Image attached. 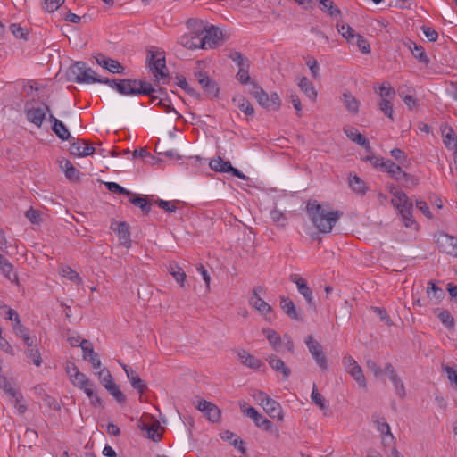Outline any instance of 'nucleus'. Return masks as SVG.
I'll use <instances>...</instances> for the list:
<instances>
[{
  "mask_svg": "<svg viewBox=\"0 0 457 457\" xmlns=\"http://www.w3.org/2000/svg\"><path fill=\"white\" fill-rule=\"evenodd\" d=\"M60 167L69 179L79 178V171L72 165L69 160L62 159L60 161Z\"/></svg>",
  "mask_w": 457,
  "mask_h": 457,
  "instance_id": "nucleus-44",
  "label": "nucleus"
},
{
  "mask_svg": "<svg viewBox=\"0 0 457 457\" xmlns=\"http://www.w3.org/2000/svg\"><path fill=\"white\" fill-rule=\"evenodd\" d=\"M108 393L120 403H123L126 400L124 394L120 390L119 386L113 383L105 388Z\"/></svg>",
  "mask_w": 457,
  "mask_h": 457,
  "instance_id": "nucleus-56",
  "label": "nucleus"
},
{
  "mask_svg": "<svg viewBox=\"0 0 457 457\" xmlns=\"http://www.w3.org/2000/svg\"><path fill=\"white\" fill-rule=\"evenodd\" d=\"M65 372L71 383L86 394L92 405H102V399L96 392V385L85 373L79 370L75 363L71 361L68 362L65 366Z\"/></svg>",
  "mask_w": 457,
  "mask_h": 457,
  "instance_id": "nucleus-3",
  "label": "nucleus"
},
{
  "mask_svg": "<svg viewBox=\"0 0 457 457\" xmlns=\"http://www.w3.org/2000/svg\"><path fill=\"white\" fill-rule=\"evenodd\" d=\"M65 0H43V8L48 12L57 11L64 3Z\"/></svg>",
  "mask_w": 457,
  "mask_h": 457,
  "instance_id": "nucleus-58",
  "label": "nucleus"
},
{
  "mask_svg": "<svg viewBox=\"0 0 457 457\" xmlns=\"http://www.w3.org/2000/svg\"><path fill=\"white\" fill-rule=\"evenodd\" d=\"M354 43L357 45L361 53L369 54L370 52V46L369 42L360 34L355 38Z\"/></svg>",
  "mask_w": 457,
  "mask_h": 457,
  "instance_id": "nucleus-64",
  "label": "nucleus"
},
{
  "mask_svg": "<svg viewBox=\"0 0 457 457\" xmlns=\"http://www.w3.org/2000/svg\"><path fill=\"white\" fill-rule=\"evenodd\" d=\"M384 371H385V374L389 378V379L393 383L396 394L400 396H403L405 394L404 386L402 383V381L398 378L396 372H395L394 367L392 366V364L386 363L384 365Z\"/></svg>",
  "mask_w": 457,
  "mask_h": 457,
  "instance_id": "nucleus-27",
  "label": "nucleus"
},
{
  "mask_svg": "<svg viewBox=\"0 0 457 457\" xmlns=\"http://www.w3.org/2000/svg\"><path fill=\"white\" fill-rule=\"evenodd\" d=\"M387 173H389L395 179L400 180L403 178L407 177V174L402 170L401 167L395 164L391 160H386L385 167L383 168Z\"/></svg>",
  "mask_w": 457,
  "mask_h": 457,
  "instance_id": "nucleus-40",
  "label": "nucleus"
},
{
  "mask_svg": "<svg viewBox=\"0 0 457 457\" xmlns=\"http://www.w3.org/2000/svg\"><path fill=\"white\" fill-rule=\"evenodd\" d=\"M187 24L188 28H194L197 25L199 29H203L204 35L201 37L203 42L202 49H212L220 45V32L214 26H203V22L196 20H189Z\"/></svg>",
  "mask_w": 457,
  "mask_h": 457,
  "instance_id": "nucleus-5",
  "label": "nucleus"
},
{
  "mask_svg": "<svg viewBox=\"0 0 457 457\" xmlns=\"http://www.w3.org/2000/svg\"><path fill=\"white\" fill-rule=\"evenodd\" d=\"M198 82L206 92L212 96H217L218 87L216 84L209 78V76L199 73Z\"/></svg>",
  "mask_w": 457,
  "mask_h": 457,
  "instance_id": "nucleus-38",
  "label": "nucleus"
},
{
  "mask_svg": "<svg viewBox=\"0 0 457 457\" xmlns=\"http://www.w3.org/2000/svg\"><path fill=\"white\" fill-rule=\"evenodd\" d=\"M237 359L241 364L253 370H259L262 366L261 360L255 358L244 349L237 352Z\"/></svg>",
  "mask_w": 457,
  "mask_h": 457,
  "instance_id": "nucleus-29",
  "label": "nucleus"
},
{
  "mask_svg": "<svg viewBox=\"0 0 457 457\" xmlns=\"http://www.w3.org/2000/svg\"><path fill=\"white\" fill-rule=\"evenodd\" d=\"M297 85L310 100H316L318 95L317 90L315 89L312 82H311L306 77L299 78L297 79Z\"/></svg>",
  "mask_w": 457,
  "mask_h": 457,
  "instance_id": "nucleus-32",
  "label": "nucleus"
},
{
  "mask_svg": "<svg viewBox=\"0 0 457 457\" xmlns=\"http://www.w3.org/2000/svg\"><path fill=\"white\" fill-rule=\"evenodd\" d=\"M71 154L78 156L84 157L92 155L95 153V148L86 140H76L71 145Z\"/></svg>",
  "mask_w": 457,
  "mask_h": 457,
  "instance_id": "nucleus-20",
  "label": "nucleus"
},
{
  "mask_svg": "<svg viewBox=\"0 0 457 457\" xmlns=\"http://www.w3.org/2000/svg\"><path fill=\"white\" fill-rule=\"evenodd\" d=\"M25 215L33 224H39L41 222V212L37 210L30 208L26 212Z\"/></svg>",
  "mask_w": 457,
  "mask_h": 457,
  "instance_id": "nucleus-63",
  "label": "nucleus"
},
{
  "mask_svg": "<svg viewBox=\"0 0 457 457\" xmlns=\"http://www.w3.org/2000/svg\"><path fill=\"white\" fill-rule=\"evenodd\" d=\"M280 307L291 319L295 320H301V316L299 315L295 303L288 297H280Z\"/></svg>",
  "mask_w": 457,
  "mask_h": 457,
  "instance_id": "nucleus-33",
  "label": "nucleus"
},
{
  "mask_svg": "<svg viewBox=\"0 0 457 457\" xmlns=\"http://www.w3.org/2000/svg\"><path fill=\"white\" fill-rule=\"evenodd\" d=\"M49 121L52 123L53 132L62 141L68 140L71 137L70 131L62 121L59 120L54 114L49 115Z\"/></svg>",
  "mask_w": 457,
  "mask_h": 457,
  "instance_id": "nucleus-26",
  "label": "nucleus"
},
{
  "mask_svg": "<svg viewBox=\"0 0 457 457\" xmlns=\"http://www.w3.org/2000/svg\"><path fill=\"white\" fill-rule=\"evenodd\" d=\"M53 114L51 109L47 105H29L25 107V115L29 122L35 125L37 128H41L46 115Z\"/></svg>",
  "mask_w": 457,
  "mask_h": 457,
  "instance_id": "nucleus-10",
  "label": "nucleus"
},
{
  "mask_svg": "<svg viewBox=\"0 0 457 457\" xmlns=\"http://www.w3.org/2000/svg\"><path fill=\"white\" fill-rule=\"evenodd\" d=\"M434 312L437 315L441 323L448 329L454 328V319L447 310L436 309Z\"/></svg>",
  "mask_w": 457,
  "mask_h": 457,
  "instance_id": "nucleus-41",
  "label": "nucleus"
},
{
  "mask_svg": "<svg viewBox=\"0 0 457 457\" xmlns=\"http://www.w3.org/2000/svg\"><path fill=\"white\" fill-rule=\"evenodd\" d=\"M270 218L278 226H285L287 223L285 213L278 209H274L270 212Z\"/></svg>",
  "mask_w": 457,
  "mask_h": 457,
  "instance_id": "nucleus-59",
  "label": "nucleus"
},
{
  "mask_svg": "<svg viewBox=\"0 0 457 457\" xmlns=\"http://www.w3.org/2000/svg\"><path fill=\"white\" fill-rule=\"evenodd\" d=\"M337 29L338 33L347 41L349 44H354L355 38L359 34L355 33L354 29L348 24L340 21L337 23Z\"/></svg>",
  "mask_w": 457,
  "mask_h": 457,
  "instance_id": "nucleus-34",
  "label": "nucleus"
},
{
  "mask_svg": "<svg viewBox=\"0 0 457 457\" xmlns=\"http://www.w3.org/2000/svg\"><path fill=\"white\" fill-rule=\"evenodd\" d=\"M148 68L156 81L168 78V69L165 63V56L162 52L150 50L147 56Z\"/></svg>",
  "mask_w": 457,
  "mask_h": 457,
  "instance_id": "nucleus-8",
  "label": "nucleus"
},
{
  "mask_svg": "<svg viewBox=\"0 0 457 457\" xmlns=\"http://www.w3.org/2000/svg\"><path fill=\"white\" fill-rule=\"evenodd\" d=\"M305 344L319 367L325 370L327 368V359L322 352L321 345L312 336L305 338Z\"/></svg>",
  "mask_w": 457,
  "mask_h": 457,
  "instance_id": "nucleus-13",
  "label": "nucleus"
},
{
  "mask_svg": "<svg viewBox=\"0 0 457 457\" xmlns=\"http://www.w3.org/2000/svg\"><path fill=\"white\" fill-rule=\"evenodd\" d=\"M393 195L391 200L392 204L397 210L401 216L404 226L411 229H417L418 225L412 217V202L409 199L407 195L395 187L390 189Z\"/></svg>",
  "mask_w": 457,
  "mask_h": 457,
  "instance_id": "nucleus-4",
  "label": "nucleus"
},
{
  "mask_svg": "<svg viewBox=\"0 0 457 457\" xmlns=\"http://www.w3.org/2000/svg\"><path fill=\"white\" fill-rule=\"evenodd\" d=\"M104 84L123 96H150L153 102L158 99L157 96L153 95L156 91L155 88L146 81L129 79H105Z\"/></svg>",
  "mask_w": 457,
  "mask_h": 457,
  "instance_id": "nucleus-2",
  "label": "nucleus"
},
{
  "mask_svg": "<svg viewBox=\"0 0 457 457\" xmlns=\"http://www.w3.org/2000/svg\"><path fill=\"white\" fill-rule=\"evenodd\" d=\"M342 101L348 112L353 114L358 112L360 103L351 93H344L342 96Z\"/></svg>",
  "mask_w": 457,
  "mask_h": 457,
  "instance_id": "nucleus-37",
  "label": "nucleus"
},
{
  "mask_svg": "<svg viewBox=\"0 0 457 457\" xmlns=\"http://www.w3.org/2000/svg\"><path fill=\"white\" fill-rule=\"evenodd\" d=\"M106 188L113 193L119 194V195H129V191L119 185L116 182H105Z\"/></svg>",
  "mask_w": 457,
  "mask_h": 457,
  "instance_id": "nucleus-61",
  "label": "nucleus"
},
{
  "mask_svg": "<svg viewBox=\"0 0 457 457\" xmlns=\"http://www.w3.org/2000/svg\"><path fill=\"white\" fill-rule=\"evenodd\" d=\"M98 65L107 70L113 74H123L125 68L116 60L106 57L103 54H98L96 57Z\"/></svg>",
  "mask_w": 457,
  "mask_h": 457,
  "instance_id": "nucleus-18",
  "label": "nucleus"
},
{
  "mask_svg": "<svg viewBox=\"0 0 457 457\" xmlns=\"http://www.w3.org/2000/svg\"><path fill=\"white\" fill-rule=\"evenodd\" d=\"M306 65L309 68L313 79H317L320 76V67L316 59L311 57L306 61Z\"/></svg>",
  "mask_w": 457,
  "mask_h": 457,
  "instance_id": "nucleus-60",
  "label": "nucleus"
},
{
  "mask_svg": "<svg viewBox=\"0 0 457 457\" xmlns=\"http://www.w3.org/2000/svg\"><path fill=\"white\" fill-rule=\"evenodd\" d=\"M210 167L212 170L218 172H230L233 176L243 180L247 179V177L239 170L234 168L230 162L224 161L221 157L212 158L210 162Z\"/></svg>",
  "mask_w": 457,
  "mask_h": 457,
  "instance_id": "nucleus-12",
  "label": "nucleus"
},
{
  "mask_svg": "<svg viewBox=\"0 0 457 457\" xmlns=\"http://www.w3.org/2000/svg\"><path fill=\"white\" fill-rule=\"evenodd\" d=\"M266 361L270 367L282 375L284 379H287L291 374L290 369L285 362L275 354H270L266 357Z\"/></svg>",
  "mask_w": 457,
  "mask_h": 457,
  "instance_id": "nucleus-21",
  "label": "nucleus"
},
{
  "mask_svg": "<svg viewBox=\"0 0 457 457\" xmlns=\"http://www.w3.org/2000/svg\"><path fill=\"white\" fill-rule=\"evenodd\" d=\"M262 333L274 351L281 352L283 345L288 352L294 351V343L288 335L281 337L275 330L268 328H262Z\"/></svg>",
  "mask_w": 457,
  "mask_h": 457,
  "instance_id": "nucleus-9",
  "label": "nucleus"
},
{
  "mask_svg": "<svg viewBox=\"0 0 457 457\" xmlns=\"http://www.w3.org/2000/svg\"><path fill=\"white\" fill-rule=\"evenodd\" d=\"M307 214L314 227L320 233H329L338 221L342 213L331 210L328 206L320 204L317 201H309L306 205Z\"/></svg>",
  "mask_w": 457,
  "mask_h": 457,
  "instance_id": "nucleus-1",
  "label": "nucleus"
},
{
  "mask_svg": "<svg viewBox=\"0 0 457 457\" xmlns=\"http://www.w3.org/2000/svg\"><path fill=\"white\" fill-rule=\"evenodd\" d=\"M140 428L142 431L145 432V436L149 439H152L154 442H157L162 437V433L160 432V423L155 420L151 422L150 424L147 423H141Z\"/></svg>",
  "mask_w": 457,
  "mask_h": 457,
  "instance_id": "nucleus-30",
  "label": "nucleus"
},
{
  "mask_svg": "<svg viewBox=\"0 0 457 457\" xmlns=\"http://www.w3.org/2000/svg\"><path fill=\"white\" fill-rule=\"evenodd\" d=\"M367 367L377 378H382L384 376H386L384 371V366L381 367L374 361L369 360Z\"/></svg>",
  "mask_w": 457,
  "mask_h": 457,
  "instance_id": "nucleus-57",
  "label": "nucleus"
},
{
  "mask_svg": "<svg viewBox=\"0 0 457 457\" xmlns=\"http://www.w3.org/2000/svg\"><path fill=\"white\" fill-rule=\"evenodd\" d=\"M320 6L323 12H327L332 18H338L341 16V11L332 0H320Z\"/></svg>",
  "mask_w": 457,
  "mask_h": 457,
  "instance_id": "nucleus-42",
  "label": "nucleus"
},
{
  "mask_svg": "<svg viewBox=\"0 0 457 457\" xmlns=\"http://www.w3.org/2000/svg\"><path fill=\"white\" fill-rule=\"evenodd\" d=\"M379 110L391 120H394V107L391 99H380Z\"/></svg>",
  "mask_w": 457,
  "mask_h": 457,
  "instance_id": "nucleus-53",
  "label": "nucleus"
},
{
  "mask_svg": "<svg viewBox=\"0 0 457 457\" xmlns=\"http://www.w3.org/2000/svg\"><path fill=\"white\" fill-rule=\"evenodd\" d=\"M262 287L254 288L253 295L250 298V304L263 317L270 319V314L272 312L271 306L266 303L261 296L260 292Z\"/></svg>",
  "mask_w": 457,
  "mask_h": 457,
  "instance_id": "nucleus-15",
  "label": "nucleus"
},
{
  "mask_svg": "<svg viewBox=\"0 0 457 457\" xmlns=\"http://www.w3.org/2000/svg\"><path fill=\"white\" fill-rule=\"evenodd\" d=\"M378 95L381 99H393L395 96V91L389 82L385 81L378 87Z\"/></svg>",
  "mask_w": 457,
  "mask_h": 457,
  "instance_id": "nucleus-50",
  "label": "nucleus"
},
{
  "mask_svg": "<svg viewBox=\"0 0 457 457\" xmlns=\"http://www.w3.org/2000/svg\"><path fill=\"white\" fill-rule=\"evenodd\" d=\"M60 272L64 278H67L68 279H70L73 282H76L78 284L81 283V278H80L79 275L78 274L77 271L73 270L71 267L62 266L61 268Z\"/></svg>",
  "mask_w": 457,
  "mask_h": 457,
  "instance_id": "nucleus-54",
  "label": "nucleus"
},
{
  "mask_svg": "<svg viewBox=\"0 0 457 457\" xmlns=\"http://www.w3.org/2000/svg\"><path fill=\"white\" fill-rule=\"evenodd\" d=\"M249 92L259 104L267 110L277 111L281 105L280 98L277 93L273 92L269 95L253 81L251 82Z\"/></svg>",
  "mask_w": 457,
  "mask_h": 457,
  "instance_id": "nucleus-6",
  "label": "nucleus"
},
{
  "mask_svg": "<svg viewBox=\"0 0 457 457\" xmlns=\"http://www.w3.org/2000/svg\"><path fill=\"white\" fill-rule=\"evenodd\" d=\"M220 437L224 441H228L229 444H231L235 448H237L238 451H240L243 454L245 453V448L244 446V442L236 436L233 432L229 430H226L220 434Z\"/></svg>",
  "mask_w": 457,
  "mask_h": 457,
  "instance_id": "nucleus-36",
  "label": "nucleus"
},
{
  "mask_svg": "<svg viewBox=\"0 0 457 457\" xmlns=\"http://www.w3.org/2000/svg\"><path fill=\"white\" fill-rule=\"evenodd\" d=\"M179 43L188 49H197L202 48L203 42L201 37L196 32H190L180 37Z\"/></svg>",
  "mask_w": 457,
  "mask_h": 457,
  "instance_id": "nucleus-31",
  "label": "nucleus"
},
{
  "mask_svg": "<svg viewBox=\"0 0 457 457\" xmlns=\"http://www.w3.org/2000/svg\"><path fill=\"white\" fill-rule=\"evenodd\" d=\"M427 295L432 304H439L445 297L444 290L437 287L435 282L428 281L427 285Z\"/></svg>",
  "mask_w": 457,
  "mask_h": 457,
  "instance_id": "nucleus-28",
  "label": "nucleus"
},
{
  "mask_svg": "<svg viewBox=\"0 0 457 457\" xmlns=\"http://www.w3.org/2000/svg\"><path fill=\"white\" fill-rule=\"evenodd\" d=\"M25 353H26V356L31 360V361L37 366H40L41 363H42V358H41V353H40V351H39V348H38V345L37 346H34V347H31V348H27L26 351H25Z\"/></svg>",
  "mask_w": 457,
  "mask_h": 457,
  "instance_id": "nucleus-51",
  "label": "nucleus"
},
{
  "mask_svg": "<svg viewBox=\"0 0 457 457\" xmlns=\"http://www.w3.org/2000/svg\"><path fill=\"white\" fill-rule=\"evenodd\" d=\"M233 102L245 115H253L254 113V109L252 104L243 96H237L233 97Z\"/></svg>",
  "mask_w": 457,
  "mask_h": 457,
  "instance_id": "nucleus-39",
  "label": "nucleus"
},
{
  "mask_svg": "<svg viewBox=\"0 0 457 457\" xmlns=\"http://www.w3.org/2000/svg\"><path fill=\"white\" fill-rule=\"evenodd\" d=\"M120 365L125 371L127 378L130 382L131 386H133V388L142 394L146 388L145 383L139 378L138 374L135 370L130 369L128 365L120 362Z\"/></svg>",
  "mask_w": 457,
  "mask_h": 457,
  "instance_id": "nucleus-24",
  "label": "nucleus"
},
{
  "mask_svg": "<svg viewBox=\"0 0 457 457\" xmlns=\"http://www.w3.org/2000/svg\"><path fill=\"white\" fill-rule=\"evenodd\" d=\"M349 186L358 194H364L367 190L364 181L357 175L350 176Z\"/></svg>",
  "mask_w": 457,
  "mask_h": 457,
  "instance_id": "nucleus-46",
  "label": "nucleus"
},
{
  "mask_svg": "<svg viewBox=\"0 0 457 457\" xmlns=\"http://www.w3.org/2000/svg\"><path fill=\"white\" fill-rule=\"evenodd\" d=\"M409 48L416 59L421 62L428 63V59L425 54L424 48L421 46H418L415 43L411 42Z\"/></svg>",
  "mask_w": 457,
  "mask_h": 457,
  "instance_id": "nucleus-49",
  "label": "nucleus"
},
{
  "mask_svg": "<svg viewBox=\"0 0 457 457\" xmlns=\"http://www.w3.org/2000/svg\"><path fill=\"white\" fill-rule=\"evenodd\" d=\"M70 73L77 83H101L104 84L105 79L97 76V74L85 62H77L70 68Z\"/></svg>",
  "mask_w": 457,
  "mask_h": 457,
  "instance_id": "nucleus-7",
  "label": "nucleus"
},
{
  "mask_svg": "<svg viewBox=\"0 0 457 457\" xmlns=\"http://www.w3.org/2000/svg\"><path fill=\"white\" fill-rule=\"evenodd\" d=\"M10 401L19 414H23L27 411L25 400L20 393H17V395L11 397Z\"/></svg>",
  "mask_w": 457,
  "mask_h": 457,
  "instance_id": "nucleus-52",
  "label": "nucleus"
},
{
  "mask_svg": "<svg viewBox=\"0 0 457 457\" xmlns=\"http://www.w3.org/2000/svg\"><path fill=\"white\" fill-rule=\"evenodd\" d=\"M98 379L104 388L114 383L112 376L108 369L103 368L96 373Z\"/></svg>",
  "mask_w": 457,
  "mask_h": 457,
  "instance_id": "nucleus-48",
  "label": "nucleus"
},
{
  "mask_svg": "<svg viewBox=\"0 0 457 457\" xmlns=\"http://www.w3.org/2000/svg\"><path fill=\"white\" fill-rule=\"evenodd\" d=\"M440 131L445 147L448 150L457 151V136L453 129L447 124H443L440 127Z\"/></svg>",
  "mask_w": 457,
  "mask_h": 457,
  "instance_id": "nucleus-19",
  "label": "nucleus"
},
{
  "mask_svg": "<svg viewBox=\"0 0 457 457\" xmlns=\"http://www.w3.org/2000/svg\"><path fill=\"white\" fill-rule=\"evenodd\" d=\"M290 280L294 284H295L298 293L301 294L304 297V299L306 300V302L309 304L312 305L313 304L312 291L308 287L306 280L298 274H292L290 276Z\"/></svg>",
  "mask_w": 457,
  "mask_h": 457,
  "instance_id": "nucleus-17",
  "label": "nucleus"
},
{
  "mask_svg": "<svg viewBox=\"0 0 457 457\" xmlns=\"http://www.w3.org/2000/svg\"><path fill=\"white\" fill-rule=\"evenodd\" d=\"M311 399L324 412V414H327L328 411L327 401L322 395L318 392L315 384H313Z\"/></svg>",
  "mask_w": 457,
  "mask_h": 457,
  "instance_id": "nucleus-43",
  "label": "nucleus"
},
{
  "mask_svg": "<svg viewBox=\"0 0 457 457\" xmlns=\"http://www.w3.org/2000/svg\"><path fill=\"white\" fill-rule=\"evenodd\" d=\"M343 364L345 370L356 381L359 386L365 389L367 387L365 376L363 374L362 369L353 359V357L351 355H345L343 358Z\"/></svg>",
  "mask_w": 457,
  "mask_h": 457,
  "instance_id": "nucleus-11",
  "label": "nucleus"
},
{
  "mask_svg": "<svg viewBox=\"0 0 457 457\" xmlns=\"http://www.w3.org/2000/svg\"><path fill=\"white\" fill-rule=\"evenodd\" d=\"M262 407L270 418L278 421L283 420L284 416L280 404L272 398L269 397V399L265 401V403Z\"/></svg>",
  "mask_w": 457,
  "mask_h": 457,
  "instance_id": "nucleus-25",
  "label": "nucleus"
},
{
  "mask_svg": "<svg viewBox=\"0 0 457 457\" xmlns=\"http://www.w3.org/2000/svg\"><path fill=\"white\" fill-rule=\"evenodd\" d=\"M254 424L268 432L278 434V429L274 428L272 422L260 414L254 420Z\"/></svg>",
  "mask_w": 457,
  "mask_h": 457,
  "instance_id": "nucleus-45",
  "label": "nucleus"
},
{
  "mask_svg": "<svg viewBox=\"0 0 457 457\" xmlns=\"http://www.w3.org/2000/svg\"><path fill=\"white\" fill-rule=\"evenodd\" d=\"M169 271L172 275V277L176 279V281L181 286H184V282L186 279V274L182 270L180 267H179L176 263H170L169 265Z\"/></svg>",
  "mask_w": 457,
  "mask_h": 457,
  "instance_id": "nucleus-47",
  "label": "nucleus"
},
{
  "mask_svg": "<svg viewBox=\"0 0 457 457\" xmlns=\"http://www.w3.org/2000/svg\"><path fill=\"white\" fill-rule=\"evenodd\" d=\"M437 245L442 252L449 255L454 256L457 253V237L447 234H440L437 237Z\"/></svg>",
  "mask_w": 457,
  "mask_h": 457,
  "instance_id": "nucleus-16",
  "label": "nucleus"
},
{
  "mask_svg": "<svg viewBox=\"0 0 457 457\" xmlns=\"http://www.w3.org/2000/svg\"><path fill=\"white\" fill-rule=\"evenodd\" d=\"M111 228L117 233L120 245L125 246L126 248H129L131 240L130 233L127 224L124 222L112 223Z\"/></svg>",
  "mask_w": 457,
  "mask_h": 457,
  "instance_id": "nucleus-23",
  "label": "nucleus"
},
{
  "mask_svg": "<svg viewBox=\"0 0 457 457\" xmlns=\"http://www.w3.org/2000/svg\"><path fill=\"white\" fill-rule=\"evenodd\" d=\"M0 270L9 279L13 275V267L3 255L0 254Z\"/></svg>",
  "mask_w": 457,
  "mask_h": 457,
  "instance_id": "nucleus-55",
  "label": "nucleus"
},
{
  "mask_svg": "<svg viewBox=\"0 0 457 457\" xmlns=\"http://www.w3.org/2000/svg\"><path fill=\"white\" fill-rule=\"evenodd\" d=\"M194 404L210 421L218 422L220 420V411L215 404L203 399H197L194 402Z\"/></svg>",
  "mask_w": 457,
  "mask_h": 457,
  "instance_id": "nucleus-14",
  "label": "nucleus"
},
{
  "mask_svg": "<svg viewBox=\"0 0 457 457\" xmlns=\"http://www.w3.org/2000/svg\"><path fill=\"white\" fill-rule=\"evenodd\" d=\"M344 132L346 135V137L353 142H355L356 144L361 146H368V140L358 131L357 129L346 126L344 128Z\"/></svg>",
  "mask_w": 457,
  "mask_h": 457,
  "instance_id": "nucleus-35",
  "label": "nucleus"
},
{
  "mask_svg": "<svg viewBox=\"0 0 457 457\" xmlns=\"http://www.w3.org/2000/svg\"><path fill=\"white\" fill-rule=\"evenodd\" d=\"M375 425L377 430L380 433L382 436V443L385 445H391L395 442V436L391 432V428L389 424L384 418L378 419L375 420Z\"/></svg>",
  "mask_w": 457,
  "mask_h": 457,
  "instance_id": "nucleus-22",
  "label": "nucleus"
},
{
  "mask_svg": "<svg viewBox=\"0 0 457 457\" xmlns=\"http://www.w3.org/2000/svg\"><path fill=\"white\" fill-rule=\"evenodd\" d=\"M129 201H130V203L138 206L140 209H142L145 212H148L150 211V204L144 197L137 196V197L130 198Z\"/></svg>",
  "mask_w": 457,
  "mask_h": 457,
  "instance_id": "nucleus-62",
  "label": "nucleus"
}]
</instances>
